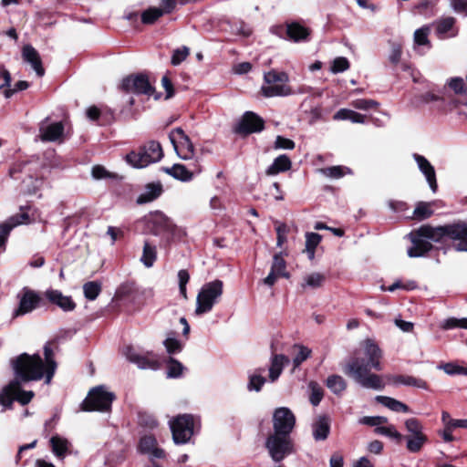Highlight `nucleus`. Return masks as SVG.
<instances>
[{
	"label": "nucleus",
	"instance_id": "64",
	"mask_svg": "<svg viewBox=\"0 0 467 467\" xmlns=\"http://www.w3.org/2000/svg\"><path fill=\"white\" fill-rule=\"evenodd\" d=\"M91 174L94 179L100 180L111 177L110 173L100 165H96L92 168Z\"/></svg>",
	"mask_w": 467,
	"mask_h": 467
},
{
	"label": "nucleus",
	"instance_id": "61",
	"mask_svg": "<svg viewBox=\"0 0 467 467\" xmlns=\"http://www.w3.org/2000/svg\"><path fill=\"white\" fill-rule=\"evenodd\" d=\"M7 221L13 225V227H16L18 225L28 223H29V215L26 213H23L20 214H15L7 219Z\"/></svg>",
	"mask_w": 467,
	"mask_h": 467
},
{
	"label": "nucleus",
	"instance_id": "13",
	"mask_svg": "<svg viewBox=\"0 0 467 467\" xmlns=\"http://www.w3.org/2000/svg\"><path fill=\"white\" fill-rule=\"evenodd\" d=\"M121 88L127 92L153 96L155 90L145 75L129 76L122 80Z\"/></svg>",
	"mask_w": 467,
	"mask_h": 467
},
{
	"label": "nucleus",
	"instance_id": "40",
	"mask_svg": "<svg viewBox=\"0 0 467 467\" xmlns=\"http://www.w3.org/2000/svg\"><path fill=\"white\" fill-rule=\"evenodd\" d=\"M407 449L410 452H418L422 448L423 444L427 441V437L424 434L407 436Z\"/></svg>",
	"mask_w": 467,
	"mask_h": 467
},
{
	"label": "nucleus",
	"instance_id": "39",
	"mask_svg": "<svg viewBox=\"0 0 467 467\" xmlns=\"http://www.w3.org/2000/svg\"><path fill=\"white\" fill-rule=\"evenodd\" d=\"M162 16L163 12L159 7H150L142 12L141 22L144 25H152Z\"/></svg>",
	"mask_w": 467,
	"mask_h": 467
},
{
	"label": "nucleus",
	"instance_id": "26",
	"mask_svg": "<svg viewBox=\"0 0 467 467\" xmlns=\"http://www.w3.org/2000/svg\"><path fill=\"white\" fill-rule=\"evenodd\" d=\"M393 385L412 386L418 389H427L428 384L425 380L412 376L396 375L389 378Z\"/></svg>",
	"mask_w": 467,
	"mask_h": 467
},
{
	"label": "nucleus",
	"instance_id": "31",
	"mask_svg": "<svg viewBox=\"0 0 467 467\" xmlns=\"http://www.w3.org/2000/svg\"><path fill=\"white\" fill-rule=\"evenodd\" d=\"M326 385L336 395H340L347 389V381L343 377L336 374L327 379Z\"/></svg>",
	"mask_w": 467,
	"mask_h": 467
},
{
	"label": "nucleus",
	"instance_id": "14",
	"mask_svg": "<svg viewBox=\"0 0 467 467\" xmlns=\"http://www.w3.org/2000/svg\"><path fill=\"white\" fill-rule=\"evenodd\" d=\"M124 354L130 362L137 365L140 369L155 370L159 368V362L151 352H147L143 355L138 352L134 348L127 347Z\"/></svg>",
	"mask_w": 467,
	"mask_h": 467
},
{
	"label": "nucleus",
	"instance_id": "54",
	"mask_svg": "<svg viewBox=\"0 0 467 467\" xmlns=\"http://www.w3.org/2000/svg\"><path fill=\"white\" fill-rule=\"evenodd\" d=\"M183 366L174 358H170L167 375L169 378H178L182 375Z\"/></svg>",
	"mask_w": 467,
	"mask_h": 467
},
{
	"label": "nucleus",
	"instance_id": "18",
	"mask_svg": "<svg viewBox=\"0 0 467 467\" xmlns=\"http://www.w3.org/2000/svg\"><path fill=\"white\" fill-rule=\"evenodd\" d=\"M456 19L453 16H444L433 23L435 33L440 38L453 37L458 35L455 27Z\"/></svg>",
	"mask_w": 467,
	"mask_h": 467
},
{
	"label": "nucleus",
	"instance_id": "59",
	"mask_svg": "<svg viewBox=\"0 0 467 467\" xmlns=\"http://www.w3.org/2000/svg\"><path fill=\"white\" fill-rule=\"evenodd\" d=\"M275 149L293 150L295 148V142L282 136H277L275 141Z\"/></svg>",
	"mask_w": 467,
	"mask_h": 467
},
{
	"label": "nucleus",
	"instance_id": "42",
	"mask_svg": "<svg viewBox=\"0 0 467 467\" xmlns=\"http://www.w3.org/2000/svg\"><path fill=\"white\" fill-rule=\"evenodd\" d=\"M286 264L281 254H275L273 258L271 270L282 277L288 278L289 274L285 271Z\"/></svg>",
	"mask_w": 467,
	"mask_h": 467
},
{
	"label": "nucleus",
	"instance_id": "60",
	"mask_svg": "<svg viewBox=\"0 0 467 467\" xmlns=\"http://www.w3.org/2000/svg\"><path fill=\"white\" fill-rule=\"evenodd\" d=\"M388 420L386 417L375 416V417H364L361 422L369 426H375L376 428L381 427L382 424L387 423Z\"/></svg>",
	"mask_w": 467,
	"mask_h": 467
},
{
	"label": "nucleus",
	"instance_id": "27",
	"mask_svg": "<svg viewBox=\"0 0 467 467\" xmlns=\"http://www.w3.org/2000/svg\"><path fill=\"white\" fill-rule=\"evenodd\" d=\"M310 31L299 23L294 22L286 25L287 37L294 42H301L307 39Z\"/></svg>",
	"mask_w": 467,
	"mask_h": 467
},
{
	"label": "nucleus",
	"instance_id": "8",
	"mask_svg": "<svg viewBox=\"0 0 467 467\" xmlns=\"http://www.w3.org/2000/svg\"><path fill=\"white\" fill-rule=\"evenodd\" d=\"M114 399V393L108 391L104 386H98L89 390L81 407L85 411H109Z\"/></svg>",
	"mask_w": 467,
	"mask_h": 467
},
{
	"label": "nucleus",
	"instance_id": "52",
	"mask_svg": "<svg viewBox=\"0 0 467 467\" xmlns=\"http://www.w3.org/2000/svg\"><path fill=\"white\" fill-rule=\"evenodd\" d=\"M190 54V49L187 47H182L181 48H177L173 51L171 57V64L173 66L180 65L182 61H184Z\"/></svg>",
	"mask_w": 467,
	"mask_h": 467
},
{
	"label": "nucleus",
	"instance_id": "22",
	"mask_svg": "<svg viewBox=\"0 0 467 467\" xmlns=\"http://www.w3.org/2000/svg\"><path fill=\"white\" fill-rule=\"evenodd\" d=\"M150 223L152 224V232L159 235L172 231L171 221L161 212H155L150 214Z\"/></svg>",
	"mask_w": 467,
	"mask_h": 467
},
{
	"label": "nucleus",
	"instance_id": "33",
	"mask_svg": "<svg viewBox=\"0 0 467 467\" xmlns=\"http://www.w3.org/2000/svg\"><path fill=\"white\" fill-rule=\"evenodd\" d=\"M50 444L54 454L59 458H64L68 451L69 442L60 436H53L50 439Z\"/></svg>",
	"mask_w": 467,
	"mask_h": 467
},
{
	"label": "nucleus",
	"instance_id": "21",
	"mask_svg": "<svg viewBox=\"0 0 467 467\" xmlns=\"http://www.w3.org/2000/svg\"><path fill=\"white\" fill-rule=\"evenodd\" d=\"M22 57L24 61L30 64L38 77H43L45 69L42 66L41 57L35 47L31 45H25L22 49Z\"/></svg>",
	"mask_w": 467,
	"mask_h": 467
},
{
	"label": "nucleus",
	"instance_id": "50",
	"mask_svg": "<svg viewBox=\"0 0 467 467\" xmlns=\"http://www.w3.org/2000/svg\"><path fill=\"white\" fill-rule=\"evenodd\" d=\"M13 229V225L7 220L0 223V249H5V243Z\"/></svg>",
	"mask_w": 467,
	"mask_h": 467
},
{
	"label": "nucleus",
	"instance_id": "19",
	"mask_svg": "<svg viewBox=\"0 0 467 467\" xmlns=\"http://www.w3.org/2000/svg\"><path fill=\"white\" fill-rule=\"evenodd\" d=\"M413 158L418 164L420 171L425 175L426 181L433 192L437 191V181L434 167L430 161L420 154H413Z\"/></svg>",
	"mask_w": 467,
	"mask_h": 467
},
{
	"label": "nucleus",
	"instance_id": "48",
	"mask_svg": "<svg viewBox=\"0 0 467 467\" xmlns=\"http://www.w3.org/2000/svg\"><path fill=\"white\" fill-rule=\"evenodd\" d=\"M349 68V62L344 57H336L331 65L330 71L333 74L344 72Z\"/></svg>",
	"mask_w": 467,
	"mask_h": 467
},
{
	"label": "nucleus",
	"instance_id": "34",
	"mask_svg": "<svg viewBox=\"0 0 467 467\" xmlns=\"http://www.w3.org/2000/svg\"><path fill=\"white\" fill-rule=\"evenodd\" d=\"M263 368L257 369L254 373L249 375V381L247 384V389L249 391H260L266 382V379L263 377Z\"/></svg>",
	"mask_w": 467,
	"mask_h": 467
},
{
	"label": "nucleus",
	"instance_id": "57",
	"mask_svg": "<svg viewBox=\"0 0 467 467\" xmlns=\"http://www.w3.org/2000/svg\"><path fill=\"white\" fill-rule=\"evenodd\" d=\"M29 182H26V181L23 182L25 185V190L29 194H35L37 192V191L40 189V187L43 184L42 180L40 179H33L31 176L28 178Z\"/></svg>",
	"mask_w": 467,
	"mask_h": 467
},
{
	"label": "nucleus",
	"instance_id": "45",
	"mask_svg": "<svg viewBox=\"0 0 467 467\" xmlns=\"http://www.w3.org/2000/svg\"><path fill=\"white\" fill-rule=\"evenodd\" d=\"M156 260L155 247L150 246L148 243L144 244L141 262L146 267H150Z\"/></svg>",
	"mask_w": 467,
	"mask_h": 467
},
{
	"label": "nucleus",
	"instance_id": "38",
	"mask_svg": "<svg viewBox=\"0 0 467 467\" xmlns=\"http://www.w3.org/2000/svg\"><path fill=\"white\" fill-rule=\"evenodd\" d=\"M433 214L431 202H419L413 212V215L418 220H424Z\"/></svg>",
	"mask_w": 467,
	"mask_h": 467
},
{
	"label": "nucleus",
	"instance_id": "62",
	"mask_svg": "<svg viewBox=\"0 0 467 467\" xmlns=\"http://www.w3.org/2000/svg\"><path fill=\"white\" fill-rule=\"evenodd\" d=\"M401 47L399 44H393L391 47L390 53L389 55V60L394 64L397 65L401 57Z\"/></svg>",
	"mask_w": 467,
	"mask_h": 467
},
{
	"label": "nucleus",
	"instance_id": "1",
	"mask_svg": "<svg viewBox=\"0 0 467 467\" xmlns=\"http://www.w3.org/2000/svg\"><path fill=\"white\" fill-rule=\"evenodd\" d=\"M10 362L16 379L0 392V405L4 408H11L15 400L26 405L33 399V391L21 389L20 380L26 382L44 379L45 383L49 384L57 369L54 352L49 343L44 346V359L38 354L22 353Z\"/></svg>",
	"mask_w": 467,
	"mask_h": 467
},
{
	"label": "nucleus",
	"instance_id": "35",
	"mask_svg": "<svg viewBox=\"0 0 467 467\" xmlns=\"http://www.w3.org/2000/svg\"><path fill=\"white\" fill-rule=\"evenodd\" d=\"M321 242V235L316 233H306V249L309 260L315 258V251L317 246Z\"/></svg>",
	"mask_w": 467,
	"mask_h": 467
},
{
	"label": "nucleus",
	"instance_id": "56",
	"mask_svg": "<svg viewBox=\"0 0 467 467\" xmlns=\"http://www.w3.org/2000/svg\"><path fill=\"white\" fill-rule=\"evenodd\" d=\"M442 327L444 329H451L455 327H462L467 329V318H448L444 321Z\"/></svg>",
	"mask_w": 467,
	"mask_h": 467
},
{
	"label": "nucleus",
	"instance_id": "3",
	"mask_svg": "<svg viewBox=\"0 0 467 467\" xmlns=\"http://www.w3.org/2000/svg\"><path fill=\"white\" fill-rule=\"evenodd\" d=\"M163 157L162 147L156 140H150L138 151H130L126 155V161L134 168H145L151 163L160 161Z\"/></svg>",
	"mask_w": 467,
	"mask_h": 467
},
{
	"label": "nucleus",
	"instance_id": "6",
	"mask_svg": "<svg viewBox=\"0 0 467 467\" xmlns=\"http://www.w3.org/2000/svg\"><path fill=\"white\" fill-rule=\"evenodd\" d=\"M288 75L284 71L275 69L264 74V85L261 87L262 94L266 98L286 97L293 94Z\"/></svg>",
	"mask_w": 467,
	"mask_h": 467
},
{
	"label": "nucleus",
	"instance_id": "46",
	"mask_svg": "<svg viewBox=\"0 0 467 467\" xmlns=\"http://www.w3.org/2000/svg\"><path fill=\"white\" fill-rule=\"evenodd\" d=\"M446 374L448 375H466L467 368L462 367L456 363L449 362L440 366Z\"/></svg>",
	"mask_w": 467,
	"mask_h": 467
},
{
	"label": "nucleus",
	"instance_id": "51",
	"mask_svg": "<svg viewBox=\"0 0 467 467\" xmlns=\"http://www.w3.org/2000/svg\"><path fill=\"white\" fill-rule=\"evenodd\" d=\"M157 445L156 439L151 435L143 436L140 441V450L142 452L150 453Z\"/></svg>",
	"mask_w": 467,
	"mask_h": 467
},
{
	"label": "nucleus",
	"instance_id": "28",
	"mask_svg": "<svg viewBox=\"0 0 467 467\" xmlns=\"http://www.w3.org/2000/svg\"><path fill=\"white\" fill-rule=\"evenodd\" d=\"M292 163L290 159L283 154L278 156L273 163L267 168L265 173L269 176L276 175L279 172L286 171L291 169Z\"/></svg>",
	"mask_w": 467,
	"mask_h": 467
},
{
	"label": "nucleus",
	"instance_id": "47",
	"mask_svg": "<svg viewBox=\"0 0 467 467\" xmlns=\"http://www.w3.org/2000/svg\"><path fill=\"white\" fill-rule=\"evenodd\" d=\"M351 106L361 110H368L379 107V103L373 99H358L351 101Z\"/></svg>",
	"mask_w": 467,
	"mask_h": 467
},
{
	"label": "nucleus",
	"instance_id": "36",
	"mask_svg": "<svg viewBox=\"0 0 467 467\" xmlns=\"http://www.w3.org/2000/svg\"><path fill=\"white\" fill-rule=\"evenodd\" d=\"M326 280L325 275L321 273H311L309 275H306L304 279L303 283L301 284V286L303 288L310 287L313 289L321 287Z\"/></svg>",
	"mask_w": 467,
	"mask_h": 467
},
{
	"label": "nucleus",
	"instance_id": "32",
	"mask_svg": "<svg viewBox=\"0 0 467 467\" xmlns=\"http://www.w3.org/2000/svg\"><path fill=\"white\" fill-rule=\"evenodd\" d=\"M163 171L167 174L172 176L177 180H181L182 182H188L192 180V174L189 171L185 166L182 164H174L171 168H162Z\"/></svg>",
	"mask_w": 467,
	"mask_h": 467
},
{
	"label": "nucleus",
	"instance_id": "49",
	"mask_svg": "<svg viewBox=\"0 0 467 467\" xmlns=\"http://www.w3.org/2000/svg\"><path fill=\"white\" fill-rule=\"evenodd\" d=\"M378 434L384 435L397 441L402 439V435L395 429L393 425L381 426L375 429Z\"/></svg>",
	"mask_w": 467,
	"mask_h": 467
},
{
	"label": "nucleus",
	"instance_id": "20",
	"mask_svg": "<svg viewBox=\"0 0 467 467\" xmlns=\"http://www.w3.org/2000/svg\"><path fill=\"white\" fill-rule=\"evenodd\" d=\"M64 132V126L61 122L46 124L42 122L39 127V139L42 141H57Z\"/></svg>",
	"mask_w": 467,
	"mask_h": 467
},
{
	"label": "nucleus",
	"instance_id": "41",
	"mask_svg": "<svg viewBox=\"0 0 467 467\" xmlns=\"http://www.w3.org/2000/svg\"><path fill=\"white\" fill-rule=\"evenodd\" d=\"M308 388L310 389L309 400L313 406H317L323 399L324 390L316 381H310L308 383Z\"/></svg>",
	"mask_w": 467,
	"mask_h": 467
},
{
	"label": "nucleus",
	"instance_id": "55",
	"mask_svg": "<svg viewBox=\"0 0 467 467\" xmlns=\"http://www.w3.org/2000/svg\"><path fill=\"white\" fill-rule=\"evenodd\" d=\"M163 344L170 354L181 352L182 349V344L174 337H167Z\"/></svg>",
	"mask_w": 467,
	"mask_h": 467
},
{
	"label": "nucleus",
	"instance_id": "10",
	"mask_svg": "<svg viewBox=\"0 0 467 467\" xmlns=\"http://www.w3.org/2000/svg\"><path fill=\"white\" fill-rule=\"evenodd\" d=\"M194 418L189 414L179 415L170 421L173 441L176 444L188 442L193 435Z\"/></svg>",
	"mask_w": 467,
	"mask_h": 467
},
{
	"label": "nucleus",
	"instance_id": "30",
	"mask_svg": "<svg viewBox=\"0 0 467 467\" xmlns=\"http://www.w3.org/2000/svg\"><path fill=\"white\" fill-rule=\"evenodd\" d=\"M376 400L395 412H409V407L401 401L387 396H377Z\"/></svg>",
	"mask_w": 467,
	"mask_h": 467
},
{
	"label": "nucleus",
	"instance_id": "12",
	"mask_svg": "<svg viewBox=\"0 0 467 467\" xmlns=\"http://www.w3.org/2000/svg\"><path fill=\"white\" fill-rule=\"evenodd\" d=\"M273 431L290 435L296 426V416L287 407H279L273 413Z\"/></svg>",
	"mask_w": 467,
	"mask_h": 467
},
{
	"label": "nucleus",
	"instance_id": "23",
	"mask_svg": "<svg viewBox=\"0 0 467 467\" xmlns=\"http://www.w3.org/2000/svg\"><path fill=\"white\" fill-rule=\"evenodd\" d=\"M330 431L329 419L327 416H319L312 425L313 437L316 441H324Z\"/></svg>",
	"mask_w": 467,
	"mask_h": 467
},
{
	"label": "nucleus",
	"instance_id": "24",
	"mask_svg": "<svg viewBox=\"0 0 467 467\" xmlns=\"http://www.w3.org/2000/svg\"><path fill=\"white\" fill-rule=\"evenodd\" d=\"M162 185L161 182H152L145 186L144 192L138 197L137 202L146 203L156 200L162 193Z\"/></svg>",
	"mask_w": 467,
	"mask_h": 467
},
{
	"label": "nucleus",
	"instance_id": "2",
	"mask_svg": "<svg viewBox=\"0 0 467 467\" xmlns=\"http://www.w3.org/2000/svg\"><path fill=\"white\" fill-rule=\"evenodd\" d=\"M361 348V352L356 353L348 360L343 367V372L362 388L381 390L385 387L382 377L372 373L371 369L382 370V351L370 338L365 339Z\"/></svg>",
	"mask_w": 467,
	"mask_h": 467
},
{
	"label": "nucleus",
	"instance_id": "9",
	"mask_svg": "<svg viewBox=\"0 0 467 467\" xmlns=\"http://www.w3.org/2000/svg\"><path fill=\"white\" fill-rule=\"evenodd\" d=\"M436 229L437 227L431 225H422L418 230L410 233L408 236L412 243V246L408 249V255L410 257H420L431 251L432 244L430 241L440 242L441 240L429 236L431 233H429L428 230Z\"/></svg>",
	"mask_w": 467,
	"mask_h": 467
},
{
	"label": "nucleus",
	"instance_id": "16",
	"mask_svg": "<svg viewBox=\"0 0 467 467\" xmlns=\"http://www.w3.org/2000/svg\"><path fill=\"white\" fill-rule=\"evenodd\" d=\"M264 129L263 119L254 112L247 111L235 128V132L240 134H250L261 131Z\"/></svg>",
	"mask_w": 467,
	"mask_h": 467
},
{
	"label": "nucleus",
	"instance_id": "4",
	"mask_svg": "<svg viewBox=\"0 0 467 467\" xmlns=\"http://www.w3.org/2000/svg\"><path fill=\"white\" fill-rule=\"evenodd\" d=\"M223 293V281L216 279L204 284L196 297L195 315L202 316L212 311L214 305L219 302Z\"/></svg>",
	"mask_w": 467,
	"mask_h": 467
},
{
	"label": "nucleus",
	"instance_id": "25",
	"mask_svg": "<svg viewBox=\"0 0 467 467\" xmlns=\"http://www.w3.org/2000/svg\"><path fill=\"white\" fill-rule=\"evenodd\" d=\"M289 362V359L285 355H274L271 359V365L269 368V380L275 382L280 377L284 367Z\"/></svg>",
	"mask_w": 467,
	"mask_h": 467
},
{
	"label": "nucleus",
	"instance_id": "15",
	"mask_svg": "<svg viewBox=\"0 0 467 467\" xmlns=\"http://www.w3.org/2000/svg\"><path fill=\"white\" fill-rule=\"evenodd\" d=\"M40 296L33 290L24 288L19 299V306L14 312V317H19L32 312L39 304Z\"/></svg>",
	"mask_w": 467,
	"mask_h": 467
},
{
	"label": "nucleus",
	"instance_id": "7",
	"mask_svg": "<svg viewBox=\"0 0 467 467\" xmlns=\"http://www.w3.org/2000/svg\"><path fill=\"white\" fill-rule=\"evenodd\" d=\"M265 448L272 460L275 462L283 461L294 451L290 435L273 431L265 440Z\"/></svg>",
	"mask_w": 467,
	"mask_h": 467
},
{
	"label": "nucleus",
	"instance_id": "29",
	"mask_svg": "<svg viewBox=\"0 0 467 467\" xmlns=\"http://www.w3.org/2000/svg\"><path fill=\"white\" fill-rule=\"evenodd\" d=\"M335 120H349L352 123L364 124L367 116L348 109H340L333 116Z\"/></svg>",
	"mask_w": 467,
	"mask_h": 467
},
{
	"label": "nucleus",
	"instance_id": "43",
	"mask_svg": "<svg viewBox=\"0 0 467 467\" xmlns=\"http://www.w3.org/2000/svg\"><path fill=\"white\" fill-rule=\"evenodd\" d=\"M294 348L298 350L293 358L294 368H296L310 357L312 351L303 345H295Z\"/></svg>",
	"mask_w": 467,
	"mask_h": 467
},
{
	"label": "nucleus",
	"instance_id": "11",
	"mask_svg": "<svg viewBox=\"0 0 467 467\" xmlns=\"http://www.w3.org/2000/svg\"><path fill=\"white\" fill-rule=\"evenodd\" d=\"M169 140L181 159L192 160L193 158L194 146L182 129L176 128L171 130Z\"/></svg>",
	"mask_w": 467,
	"mask_h": 467
},
{
	"label": "nucleus",
	"instance_id": "5",
	"mask_svg": "<svg viewBox=\"0 0 467 467\" xmlns=\"http://www.w3.org/2000/svg\"><path fill=\"white\" fill-rule=\"evenodd\" d=\"M429 235L436 240L448 237L453 242V247L458 252L467 253V222L437 226L436 230H428Z\"/></svg>",
	"mask_w": 467,
	"mask_h": 467
},
{
	"label": "nucleus",
	"instance_id": "53",
	"mask_svg": "<svg viewBox=\"0 0 467 467\" xmlns=\"http://www.w3.org/2000/svg\"><path fill=\"white\" fill-rule=\"evenodd\" d=\"M407 431L410 433V436L423 434L422 426L420 421L415 418L408 419L405 421Z\"/></svg>",
	"mask_w": 467,
	"mask_h": 467
},
{
	"label": "nucleus",
	"instance_id": "17",
	"mask_svg": "<svg viewBox=\"0 0 467 467\" xmlns=\"http://www.w3.org/2000/svg\"><path fill=\"white\" fill-rule=\"evenodd\" d=\"M44 296L49 303L58 306L65 312L73 311L76 307V304L71 296H64L59 290L47 289Z\"/></svg>",
	"mask_w": 467,
	"mask_h": 467
},
{
	"label": "nucleus",
	"instance_id": "58",
	"mask_svg": "<svg viewBox=\"0 0 467 467\" xmlns=\"http://www.w3.org/2000/svg\"><path fill=\"white\" fill-rule=\"evenodd\" d=\"M428 34H429L428 27H422V28L417 29L414 33L415 44L420 45V46L428 44L429 43Z\"/></svg>",
	"mask_w": 467,
	"mask_h": 467
},
{
	"label": "nucleus",
	"instance_id": "44",
	"mask_svg": "<svg viewBox=\"0 0 467 467\" xmlns=\"http://www.w3.org/2000/svg\"><path fill=\"white\" fill-rule=\"evenodd\" d=\"M321 172L330 178L339 179L345 174L351 173L350 169L342 166H332L321 170Z\"/></svg>",
	"mask_w": 467,
	"mask_h": 467
},
{
	"label": "nucleus",
	"instance_id": "37",
	"mask_svg": "<svg viewBox=\"0 0 467 467\" xmlns=\"http://www.w3.org/2000/svg\"><path fill=\"white\" fill-rule=\"evenodd\" d=\"M101 292V284L97 281L87 282L83 285V293L87 299L95 300Z\"/></svg>",
	"mask_w": 467,
	"mask_h": 467
},
{
	"label": "nucleus",
	"instance_id": "63",
	"mask_svg": "<svg viewBox=\"0 0 467 467\" xmlns=\"http://www.w3.org/2000/svg\"><path fill=\"white\" fill-rule=\"evenodd\" d=\"M450 4L453 11L467 16V0H450Z\"/></svg>",
	"mask_w": 467,
	"mask_h": 467
}]
</instances>
